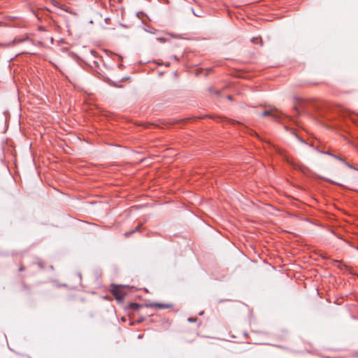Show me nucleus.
Wrapping results in <instances>:
<instances>
[{
    "mask_svg": "<svg viewBox=\"0 0 358 358\" xmlns=\"http://www.w3.org/2000/svg\"><path fill=\"white\" fill-rule=\"evenodd\" d=\"M124 287L122 285H111L110 292L114 296L117 302L121 303L123 301L125 293L123 290Z\"/></svg>",
    "mask_w": 358,
    "mask_h": 358,
    "instance_id": "nucleus-1",
    "label": "nucleus"
},
{
    "mask_svg": "<svg viewBox=\"0 0 358 358\" xmlns=\"http://www.w3.org/2000/svg\"><path fill=\"white\" fill-rule=\"evenodd\" d=\"M145 307H156L161 309L164 308H171L173 306L171 304L168 303H151L149 304H145Z\"/></svg>",
    "mask_w": 358,
    "mask_h": 358,
    "instance_id": "nucleus-2",
    "label": "nucleus"
},
{
    "mask_svg": "<svg viewBox=\"0 0 358 358\" xmlns=\"http://www.w3.org/2000/svg\"><path fill=\"white\" fill-rule=\"evenodd\" d=\"M275 110H276L275 108H271L270 110H264L262 113V115L263 117L271 116L273 118L278 120V118H280V116L277 113H274V111H275Z\"/></svg>",
    "mask_w": 358,
    "mask_h": 358,
    "instance_id": "nucleus-3",
    "label": "nucleus"
},
{
    "mask_svg": "<svg viewBox=\"0 0 358 358\" xmlns=\"http://www.w3.org/2000/svg\"><path fill=\"white\" fill-rule=\"evenodd\" d=\"M24 41H31V39L29 37H22V38H15L12 41V44H17L20 43H23Z\"/></svg>",
    "mask_w": 358,
    "mask_h": 358,
    "instance_id": "nucleus-4",
    "label": "nucleus"
},
{
    "mask_svg": "<svg viewBox=\"0 0 358 358\" xmlns=\"http://www.w3.org/2000/svg\"><path fill=\"white\" fill-rule=\"evenodd\" d=\"M143 306H145L141 305L137 303H130V304L129 305V307L134 310H138V309Z\"/></svg>",
    "mask_w": 358,
    "mask_h": 358,
    "instance_id": "nucleus-5",
    "label": "nucleus"
},
{
    "mask_svg": "<svg viewBox=\"0 0 358 358\" xmlns=\"http://www.w3.org/2000/svg\"><path fill=\"white\" fill-rule=\"evenodd\" d=\"M296 101H297V102H298V103H297V104H298V105H296V106H294V108H295V110H296L297 113H299V107H302V106H303V104H304V101H303L302 99H299V98H297V99H296Z\"/></svg>",
    "mask_w": 358,
    "mask_h": 358,
    "instance_id": "nucleus-6",
    "label": "nucleus"
},
{
    "mask_svg": "<svg viewBox=\"0 0 358 358\" xmlns=\"http://www.w3.org/2000/svg\"><path fill=\"white\" fill-rule=\"evenodd\" d=\"M251 41L252 43H256V44H258V43H262V38H259V37H253L252 39H251Z\"/></svg>",
    "mask_w": 358,
    "mask_h": 358,
    "instance_id": "nucleus-7",
    "label": "nucleus"
},
{
    "mask_svg": "<svg viewBox=\"0 0 358 358\" xmlns=\"http://www.w3.org/2000/svg\"><path fill=\"white\" fill-rule=\"evenodd\" d=\"M317 152H319L321 154H323V155H329L331 157H332L333 155V153H331V152L329 151H324V150H319L318 148H316L315 149Z\"/></svg>",
    "mask_w": 358,
    "mask_h": 358,
    "instance_id": "nucleus-8",
    "label": "nucleus"
},
{
    "mask_svg": "<svg viewBox=\"0 0 358 358\" xmlns=\"http://www.w3.org/2000/svg\"><path fill=\"white\" fill-rule=\"evenodd\" d=\"M139 227H140V226H138V227H136V229H135L131 230V231H128V232H126V233H125V236H129L130 235H131V234H134L136 231H137L138 230Z\"/></svg>",
    "mask_w": 358,
    "mask_h": 358,
    "instance_id": "nucleus-9",
    "label": "nucleus"
},
{
    "mask_svg": "<svg viewBox=\"0 0 358 358\" xmlns=\"http://www.w3.org/2000/svg\"><path fill=\"white\" fill-rule=\"evenodd\" d=\"M332 157H333V158H334V159H336V160H338V161H339V162H343V163H344V162H345V159H343V158H342L341 157H340V156H338V155H334V154H333Z\"/></svg>",
    "mask_w": 358,
    "mask_h": 358,
    "instance_id": "nucleus-10",
    "label": "nucleus"
},
{
    "mask_svg": "<svg viewBox=\"0 0 358 358\" xmlns=\"http://www.w3.org/2000/svg\"><path fill=\"white\" fill-rule=\"evenodd\" d=\"M345 164V166H346L347 167L351 169H354V170H356V171H358L357 169L355 168L352 165L350 164L349 163H348L347 162H344L343 163Z\"/></svg>",
    "mask_w": 358,
    "mask_h": 358,
    "instance_id": "nucleus-11",
    "label": "nucleus"
},
{
    "mask_svg": "<svg viewBox=\"0 0 358 358\" xmlns=\"http://www.w3.org/2000/svg\"><path fill=\"white\" fill-rule=\"evenodd\" d=\"M196 320H197L196 318H194V317H189V318L187 319V321H188L189 322H196Z\"/></svg>",
    "mask_w": 358,
    "mask_h": 358,
    "instance_id": "nucleus-12",
    "label": "nucleus"
},
{
    "mask_svg": "<svg viewBox=\"0 0 358 358\" xmlns=\"http://www.w3.org/2000/svg\"><path fill=\"white\" fill-rule=\"evenodd\" d=\"M192 13H193L195 16H196V17H201V14H199V12L195 13V12L194 11V9H193V8H192Z\"/></svg>",
    "mask_w": 358,
    "mask_h": 358,
    "instance_id": "nucleus-13",
    "label": "nucleus"
},
{
    "mask_svg": "<svg viewBox=\"0 0 358 358\" xmlns=\"http://www.w3.org/2000/svg\"><path fill=\"white\" fill-rule=\"evenodd\" d=\"M192 13H193L195 16H196V17H201V14H199V12L195 13V12L194 11V9H193V8H192Z\"/></svg>",
    "mask_w": 358,
    "mask_h": 358,
    "instance_id": "nucleus-14",
    "label": "nucleus"
},
{
    "mask_svg": "<svg viewBox=\"0 0 358 358\" xmlns=\"http://www.w3.org/2000/svg\"><path fill=\"white\" fill-rule=\"evenodd\" d=\"M38 266H39L41 268H44L43 263L41 261H38Z\"/></svg>",
    "mask_w": 358,
    "mask_h": 358,
    "instance_id": "nucleus-15",
    "label": "nucleus"
},
{
    "mask_svg": "<svg viewBox=\"0 0 358 358\" xmlns=\"http://www.w3.org/2000/svg\"><path fill=\"white\" fill-rule=\"evenodd\" d=\"M90 52L92 55H93L94 57H96V55H95L96 52L94 50H91Z\"/></svg>",
    "mask_w": 358,
    "mask_h": 358,
    "instance_id": "nucleus-16",
    "label": "nucleus"
},
{
    "mask_svg": "<svg viewBox=\"0 0 358 358\" xmlns=\"http://www.w3.org/2000/svg\"><path fill=\"white\" fill-rule=\"evenodd\" d=\"M213 92L217 95L219 96L220 95V92L217 91V90H213Z\"/></svg>",
    "mask_w": 358,
    "mask_h": 358,
    "instance_id": "nucleus-17",
    "label": "nucleus"
},
{
    "mask_svg": "<svg viewBox=\"0 0 358 358\" xmlns=\"http://www.w3.org/2000/svg\"><path fill=\"white\" fill-rule=\"evenodd\" d=\"M24 269V268L23 266H21V267L20 268V271H23Z\"/></svg>",
    "mask_w": 358,
    "mask_h": 358,
    "instance_id": "nucleus-18",
    "label": "nucleus"
},
{
    "mask_svg": "<svg viewBox=\"0 0 358 358\" xmlns=\"http://www.w3.org/2000/svg\"><path fill=\"white\" fill-rule=\"evenodd\" d=\"M203 314V311H201L199 313V315H202Z\"/></svg>",
    "mask_w": 358,
    "mask_h": 358,
    "instance_id": "nucleus-19",
    "label": "nucleus"
},
{
    "mask_svg": "<svg viewBox=\"0 0 358 358\" xmlns=\"http://www.w3.org/2000/svg\"><path fill=\"white\" fill-rule=\"evenodd\" d=\"M228 99H229V100H231V96H228Z\"/></svg>",
    "mask_w": 358,
    "mask_h": 358,
    "instance_id": "nucleus-20",
    "label": "nucleus"
},
{
    "mask_svg": "<svg viewBox=\"0 0 358 358\" xmlns=\"http://www.w3.org/2000/svg\"><path fill=\"white\" fill-rule=\"evenodd\" d=\"M138 338H142V336H141V335H138Z\"/></svg>",
    "mask_w": 358,
    "mask_h": 358,
    "instance_id": "nucleus-21",
    "label": "nucleus"
},
{
    "mask_svg": "<svg viewBox=\"0 0 358 358\" xmlns=\"http://www.w3.org/2000/svg\"><path fill=\"white\" fill-rule=\"evenodd\" d=\"M148 31L151 32V33H154L152 29H150Z\"/></svg>",
    "mask_w": 358,
    "mask_h": 358,
    "instance_id": "nucleus-22",
    "label": "nucleus"
}]
</instances>
